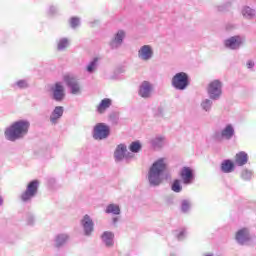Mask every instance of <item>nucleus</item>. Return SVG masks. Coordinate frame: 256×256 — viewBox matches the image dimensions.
<instances>
[{"label":"nucleus","instance_id":"1","mask_svg":"<svg viewBox=\"0 0 256 256\" xmlns=\"http://www.w3.org/2000/svg\"><path fill=\"white\" fill-rule=\"evenodd\" d=\"M31 124L27 120H18L6 128L4 135L8 141H17L29 133Z\"/></svg>","mask_w":256,"mask_h":256},{"label":"nucleus","instance_id":"2","mask_svg":"<svg viewBox=\"0 0 256 256\" xmlns=\"http://www.w3.org/2000/svg\"><path fill=\"white\" fill-rule=\"evenodd\" d=\"M166 169L167 162H165L164 158H160L152 164L148 174L151 185H161V175Z\"/></svg>","mask_w":256,"mask_h":256},{"label":"nucleus","instance_id":"3","mask_svg":"<svg viewBox=\"0 0 256 256\" xmlns=\"http://www.w3.org/2000/svg\"><path fill=\"white\" fill-rule=\"evenodd\" d=\"M172 85L175 89L183 91L189 87V75L185 72H179L172 78Z\"/></svg>","mask_w":256,"mask_h":256},{"label":"nucleus","instance_id":"4","mask_svg":"<svg viewBox=\"0 0 256 256\" xmlns=\"http://www.w3.org/2000/svg\"><path fill=\"white\" fill-rule=\"evenodd\" d=\"M111 133V128L105 123H98L94 127V139L103 140L107 139L108 135Z\"/></svg>","mask_w":256,"mask_h":256},{"label":"nucleus","instance_id":"5","mask_svg":"<svg viewBox=\"0 0 256 256\" xmlns=\"http://www.w3.org/2000/svg\"><path fill=\"white\" fill-rule=\"evenodd\" d=\"M63 79L66 85L70 87L72 95H79V93H81V86L77 78L71 74H66L63 76Z\"/></svg>","mask_w":256,"mask_h":256},{"label":"nucleus","instance_id":"6","mask_svg":"<svg viewBox=\"0 0 256 256\" xmlns=\"http://www.w3.org/2000/svg\"><path fill=\"white\" fill-rule=\"evenodd\" d=\"M223 87V84L219 80H214L208 84V94L210 96V99H219L221 97V88Z\"/></svg>","mask_w":256,"mask_h":256},{"label":"nucleus","instance_id":"7","mask_svg":"<svg viewBox=\"0 0 256 256\" xmlns=\"http://www.w3.org/2000/svg\"><path fill=\"white\" fill-rule=\"evenodd\" d=\"M38 189H39V181L38 180L31 181L28 184L26 191L21 195L22 201H29V199H31L32 197H35V195H37Z\"/></svg>","mask_w":256,"mask_h":256},{"label":"nucleus","instance_id":"8","mask_svg":"<svg viewBox=\"0 0 256 256\" xmlns=\"http://www.w3.org/2000/svg\"><path fill=\"white\" fill-rule=\"evenodd\" d=\"M180 177L184 185H191V183H193V179H195V176H193V170L189 167L182 168Z\"/></svg>","mask_w":256,"mask_h":256},{"label":"nucleus","instance_id":"9","mask_svg":"<svg viewBox=\"0 0 256 256\" xmlns=\"http://www.w3.org/2000/svg\"><path fill=\"white\" fill-rule=\"evenodd\" d=\"M52 92H53V99H55V101H63V99L65 98V88L63 87V85H61L60 82H57L54 87L52 88Z\"/></svg>","mask_w":256,"mask_h":256},{"label":"nucleus","instance_id":"10","mask_svg":"<svg viewBox=\"0 0 256 256\" xmlns=\"http://www.w3.org/2000/svg\"><path fill=\"white\" fill-rule=\"evenodd\" d=\"M151 91H153V86H151V83L148 81L142 82L139 89L140 97H143L144 99L151 97Z\"/></svg>","mask_w":256,"mask_h":256},{"label":"nucleus","instance_id":"11","mask_svg":"<svg viewBox=\"0 0 256 256\" xmlns=\"http://www.w3.org/2000/svg\"><path fill=\"white\" fill-rule=\"evenodd\" d=\"M138 57H140V59H143V61H149V59L153 57V50L151 49V46H142L138 52Z\"/></svg>","mask_w":256,"mask_h":256},{"label":"nucleus","instance_id":"12","mask_svg":"<svg viewBox=\"0 0 256 256\" xmlns=\"http://www.w3.org/2000/svg\"><path fill=\"white\" fill-rule=\"evenodd\" d=\"M236 241L240 243V245H243L244 243H247L249 241V230L247 228H242L236 232L235 236Z\"/></svg>","mask_w":256,"mask_h":256},{"label":"nucleus","instance_id":"13","mask_svg":"<svg viewBox=\"0 0 256 256\" xmlns=\"http://www.w3.org/2000/svg\"><path fill=\"white\" fill-rule=\"evenodd\" d=\"M242 43H243V40L241 39L240 36H234L225 41V45L229 49H239Z\"/></svg>","mask_w":256,"mask_h":256},{"label":"nucleus","instance_id":"14","mask_svg":"<svg viewBox=\"0 0 256 256\" xmlns=\"http://www.w3.org/2000/svg\"><path fill=\"white\" fill-rule=\"evenodd\" d=\"M114 156L116 161H121L122 159H125V157H129V155H127V146H125V144L118 145L114 152Z\"/></svg>","mask_w":256,"mask_h":256},{"label":"nucleus","instance_id":"15","mask_svg":"<svg viewBox=\"0 0 256 256\" xmlns=\"http://www.w3.org/2000/svg\"><path fill=\"white\" fill-rule=\"evenodd\" d=\"M81 223L84 227L86 235H91V233H93V220H91V217H89V215L86 214L82 219Z\"/></svg>","mask_w":256,"mask_h":256},{"label":"nucleus","instance_id":"16","mask_svg":"<svg viewBox=\"0 0 256 256\" xmlns=\"http://www.w3.org/2000/svg\"><path fill=\"white\" fill-rule=\"evenodd\" d=\"M247 161H249V155L247 152H238L235 155V163L238 165V167H243V165H247Z\"/></svg>","mask_w":256,"mask_h":256},{"label":"nucleus","instance_id":"17","mask_svg":"<svg viewBox=\"0 0 256 256\" xmlns=\"http://www.w3.org/2000/svg\"><path fill=\"white\" fill-rule=\"evenodd\" d=\"M112 103L113 102L111 99L104 98L103 100H101V102L97 106V112L100 113V115H103V113H105L107 111V109H109V107H111Z\"/></svg>","mask_w":256,"mask_h":256},{"label":"nucleus","instance_id":"18","mask_svg":"<svg viewBox=\"0 0 256 256\" xmlns=\"http://www.w3.org/2000/svg\"><path fill=\"white\" fill-rule=\"evenodd\" d=\"M124 38H125V32L123 30L118 31L115 38L111 42L112 49H115V47H118V45H121L123 43Z\"/></svg>","mask_w":256,"mask_h":256},{"label":"nucleus","instance_id":"19","mask_svg":"<svg viewBox=\"0 0 256 256\" xmlns=\"http://www.w3.org/2000/svg\"><path fill=\"white\" fill-rule=\"evenodd\" d=\"M223 173H233L235 171V163L231 160H224L221 164Z\"/></svg>","mask_w":256,"mask_h":256},{"label":"nucleus","instance_id":"20","mask_svg":"<svg viewBox=\"0 0 256 256\" xmlns=\"http://www.w3.org/2000/svg\"><path fill=\"white\" fill-rule=\"evenodd\" d=\"M61 117H63V107L57 106L52 112L50 121L51 123H57V119H61Z\"/></svg>","mask_w":256,"mask_h":256},{"label":"nucleus","instance_id":"21","mask_svg":"<svg viewBox=\"0 0 256 256\" xmlns=\"http://www.w3.org/2000/svg\"><path fill=\"white\" fill-rule=\"evenodd\" d=\"M234 133H235V130L233 129V126L227 125L226 129L222 130L221 137H223V139H231Z\"/></svg>","mask_w":256,"mask_h":256},{"label":"nucleus","instance_id":"22","mask_svg":"<svg viewBox=\"0 0 256 256\" xmlns=\"http://www.w3.org/2000/svg\"><path fill=\"white\" fill-rule=\"evenodd\" d=\"M115 236L111 232H104L102 235V240L106 243L107 247H112L113 245V238Z\"/></svg>","mask_w":256,"mask_h":256},{"label":"nucleus","instance_id":"23","mask_svg":"<svg viewBox=\"0 0 256 256\" xmlns=\"http://www.w3.org/2000/svg\"><path fill=\"white\" fill-rule=\"evenodd\" d=\"M106 213H112L113 215H119V213H121V209L116 204H110L106 208Z\"/></svg>","mask_w":256,"mask_h":256},{"label":"nucleus","instance_id":"24","mask_svg":"<svg viewBox=\"0 0 256 256\" xmlns=\"http://www.w3.org/2000/svg\"><path fill=\"white\" fill-rule=\"evenodd\" d=\"M243 17L246 19H251V17H255V10L251 9L250 7H244L242 10Z\"/></svg>","mask_w":256,"mask_h":256},{"label":"nucleus","instance_id":"25","mask_svg":"<svg viewBox=\"0 0 256 256\" xmlns=\"http://www.w3.org/2000/svg\"><path fill=\"white\" fill-rule=\"evenodd\" d=\"M141 148V142L139 141L132 142L129 146V149L132 153H139V151H141Z\"/></svg>","mask_w":256,"mask_h":256},{"label":"nucleus","instance_id":"26","mask_svg":"<svg viewBox=\"0 0 256 256\" xmlns=\"http://www.w3.org/2000/svg\"><path fill=\"white\" fill-rule=\"evenodd\" d=\"M69 47V40L63 38L58 42V51H63V49H67Z\"/></svg>","mask_w":256,"mask_h":256},{"label":"nucleus","instance_id":"27","mask_svg":"<svg viewBox=\"0 0 256 256\" xmlns=\"http://www.w3.org/2000/svg\"><path fill=\"white\" fill-rule=\"evenodd\" d=\"M182 189L183 188L181 187V181L174 180L172 184V191H174V193H181Z\"/></svg>","mask_w":256,"mask_h":256},{"label":"nucleus","instance_id":"28","mask_svg":"<svg viewBox=\"0 0 256 256\" xmlns=\"http://www.w3.org/2000/svg\"><path fill=\"white\" fill-rule=\"evenodd\" d=\"M65 241H67V235H59L56 239V245L57 247H61V245H63V243H65Z\"/></svg>","mask_w":256,"mask_h":256},{"label":"nucleus","instance_id":"29","mask_svg":"<svg viewBox=\"0 0 256 256\" xmlns=\"http://www.w3.org/2000/svg\"><path fill=\"white\" fill-rule=\"evenodd\" d=\"M97 61H99V59L94 58V60L87 66V71L89 73H93L95 67L97 66Z\"/></svg>","mask_w":256,"mask_h":256},{"label":"nucleus","instance_id":"30","mask_svg":"<svg viewBox=\"0 0 256 256\" xmlns=\"http://www.w3.org/2000/svg\"><path fill=\"white\" fill-rule=\"evenodd\" d=\"M70 25H71L72 29H75L76 27H79V18L72 17L70 19Z\"/></svg>","mask_w":256,"mask_h":256},{"label":"nucleus","instance_id":"31","mask_svg":"<svg viewBox=\"0 0 256 256\" xmlns=\"http://www.w3.org/2000/svg\"><path fill=\"white\" fill-rule=\"evenodd\" d=\"M16 85L17 87H19V89H26V87H29L27 81L25 80H19L18 82H16Z\"/></svg>","mask_w":256,"mask_h":256},{"label":"nucleus","instance_id":"32","mask_svg":"<svg viewBox=\"0 0 256 256\" xmlns=\"http://www.w3.org/2000/svg\"><path fill=\"white\" fill-rule=\"evenodd\" d=\"M202 107L205 111H209L211 109V100H205L202 103Z\"/></svg>","mask_w":256,"mask_h":256},{"label":"nucleus","instance_id":"33","mask_svg":"<svg viewBox=\"0 0 256 256\" xmlns=\"http://www.w3.org/2000/svg\"><path fill=\"white\" fill-rule=\"evenodd\" d=\"M189 207H191V205L189 204V201L184 200V201L182 202V211H183L184 213H186V211H189Z\"/></svg>","mask_w":256,"mask_h":256},{"label":"nucleus","instance_id":"34","mask_svg":"<svg viewBox=\"0 0 256 256\" xmlns=\"http://www.w3.org/2000/svg\"><path fill=\"white\" fill-rule=\"evenodd\" d=\"M247 67H248V69H253V67H255V63H253V61H248Z\"/></svg>","mask_w":256,"mask_h":256},{"label":"nucleus","instance_id":"35","mask_svg":"<svg viewBox=\"0 0 256 256\" xmlns=\"http://www.w3.org/2000/svg\"><path fill=\"white\" fill-rule=\"evenodd\" d=\"M247 177H251V173H249V172H244V173L242 174V179H247Z\"/></svg>","mask_w":256,"mask_h":256},{"label":"nucleus","instance_id":"36","mask_svg":"<svg viewBox=\"0 0 256 256\" xmlns=\"http://www.w3.org/2000/svg\"><path fill=\"white\" fill-rule=\"evenodd\" d=\"M0 205H3V198L0 196Z\"/></svg>","mask_w":256,"mask_h":256},{"label":"nucleus","instance_id":"37","mask_svg":"<svg viewBox=\"0 0 256 256\" xmlns=\"http://www.w3.org/2000/svg\"><path fill=\"white\" fill-rule=\"evenodd\" d=\"M116 221H117V218L114 219V222H116Z\"/></svg>","mask_w":256,"mask_h":256}]
</instances>
